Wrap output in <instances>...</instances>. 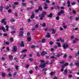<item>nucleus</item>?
<instances>
[{"mask_svg":"<svg viewBox=\"0 0 79 79\" xmlns=\"http://www.w3.org/2000/svg\"><path fill=\"white\" fill-rule=\"evenodd\" d=\"M33 73V72L32 71V70H30L29 71V73L30 74H32Z\"/></svg>","mask_w":79,"mask_h":79,"instance_id":"36","label":"nucleus"},{"mask_svg":"<svg viewBox=\"0 0 79 79\" xmlns=\"http://www.w3.org/2000/svg\"><path fill=\"white\" fill-rule=\"evenodd\" d=\"M51 30L52 31V34H55V32H56V30H55V29H54L53 28Z\"/></svg>","mask_w":79,"mask_h":79,"instance_id":"9","label":"nucleus"},{"mask_svg":"<svg viewBox=\"0 0 79 79\" xmlns=\"http://www.w3.org/2000/svg\"><path fill=\"white\" fill-rule=\"evenodd\" d=\"M23 43L24 42L22 41L20 44V46H21L22 47H24V44H23Z\"/></svg>","mask_w":79,"mask_h":79,"instance_id":"12","label":"nucleus"},{"mask_svg":"<svg viewBox=\"0 0 79 79\" xmlns=\"http://www.w3.org/2000/svg\"><path fill=\"white\" fill-rule=\"evenodd\" d=\"M29 60L30 61H33V59L32 58H29Z\"/></svg>","mask_w":79,"mask_h":79,"instance_id":"59","label":"nucleus"},{"mask_svg":"<svg viewBox=\"0 0 79 79\" xmlns=\"http://www.w3.org/2000/svg\"><path fill=\"white\" fill-rule=\"evenodd\" d=\"M52 14L51 13L49 15V17L50 18H52Z\"/></svg>","mask_w":79,"mask_h":79,"instance_id":"28","label":"nucleus"},{"mask_svg":"<svg viewBox=\"0 0 79 79\" xmlns=\"http://www.w3.org/2000/svg\"><path fill=\"white\" fill-rule=\"evenodd\" d=\"M47 37H50V33H47Z\"/></svg>","mask_w":79,"mask_h":79,"instance_id":"15","label":"nucleus"},{"mask_svg":"<svg viewBox=\"0 0 79 79\" xmlns=\"http://www.w3.org/2000/svg\"><path fill=\"white\" fill-rule=\"evenodd\" d=\"M30 33L29 32H28L27 33V36H29V35H30Z\"/></svg>","mask_w":79,"mask_h":79,"instance_id":"49","label":"nucleus"},{"mask_svg":"<svg viewBox=\"0 0 79 79\" xmlns=\"http://www.w3.org/2000/svg\"><path fill=\"white\" fill-rule=\"evenodd\" d=\"M9 43L8 42H6V45H9Z\"/></svg>","mask_w":79,"mask_h":79,"instance_id":"62","label":"nucleus"},{"mask_svg":"<svg viewBox=\"0 0 79 79\" xmlns=\"http://www.w3.org/2000/svg\"><path fill=\"white\" fill-rule=\"evenodd\" d=\"M9 58L10 60H12L13 59V56L11 55H10L9 56Z\"/></svg>","mask_w":79,"mask_h":79,"instance_id":"20","label":"nucleus"},{"mask_svg":"<svg viewBox=\"0 0 79 79\" xmlns=\"http://www.w3.org/2000/svg\"><path fill=\"white\" fill-rule=\"evenodd\" d=\"M62 13H64V11L61 10H60V12H58L57 14L58 16H60L61 14Z\"/></svg>","mask_w":79,"mask_h":79,"instance_id":"6","label":"nucleus"},{"mask_svg":"<svg viewBox=\"0 0 79 79\" xmlns=\"http://www.w3.org/2000/svg\"><path fill=\"white\" fill-rule=\"evenodd\" d=\"M6 30L7 31H8V30H9V27H8V26H6Z\"/></svg>","mask_w":79,"mask_h":79,"instance_id":"13","label":"nucleus"},{"mask_svg":"<svg viewBox=\"0 0 79 79\" xmlns=\"http://www.w3.org/2000/svg\"><path fill=\"white\" fill-rule=\"evenodd\" d=\"M61 38H60L59 39H57L56 40L57 42H60L61 40Z\"/></svg>","mask_w":79,"mask_h":79,"instance_id":"30","label":"nucleus"},{"mask_svg":"<svg viewBox=\"0 0 79 79\" xmlns=\"http://www.w3.org/2000/svg\"><path fill=\"white\" fill-rule=\"evenodd\" d=\"M32 48H35V46L34 45H32L31 47Z\"/></svg>","mask_w":79,"mask_h":79,"instance_id":"60","label":"nucleus"},{"mask_svg":"<svg viewBox=\"0 0 79 79\" xmlns=\"http://www.w3.org/2000/svg\"><path fill=\"white\" fill-rule=\"evenodd\" d=\"M60 19V17L59 16H57L56 18V20H58Z\"/></svg>","mask_w":79,"mask_h":79,"instance_id":"34","label":"nucleus"},{"mask_svg":"<svg viewBox=\"0 0 79 79\" xmlns=\"http://www.w3.org/2000/svg\"><path fill=\"white\" fill-rule=\"evenodd\" d=\"M5 8L6 10H8L10 8V7H9V6H7L6 7H5Z\"/></svg>","mask_w":79,"mask_h":79,"instance_id":"58","label":"nucleus"},{"mask_svg":"<svg viewBox=\"0 0 79 79\" xmlns=\"http://www.w3.org/2000/svg\"><path fill=\"white\" fill-rule=\"evenodd\" d=\"M1 29H2V30H3V31H4V32L6 31L5 28L3 27H0V30Z\"/></svg>","mask_w":79,"mask_h":79,"instance_id":"11","label":"nucleus"},{"mask_svg":"<svg viewBox=\"0 0 79 79\" xmlns=\"http://www.w3.org/2000/svg\"><path fill=\"white\" fill-rule=\"evenodd\" d=\"M39 10H42V7L40 6L39 7Z\"/></svg>","mask_w":79,"mask_h":79,"instance_id":"35","label":"nucleus"},{"mask_svg":"<svg viewBox=\"0 0 79 79\" xmlns=\"http://www.w3.org/2000/svg\"><path fill=\"white\" fill-rule=\"evenodd\" d=\"M10 42H13V38H10Z\"/></svg>","mask_w":79,"mask_h":79,"instance_id":"27","label":"nucleus"},{"mask_svg":"<svg viewBox=\"0 0 79 79\" xmlns=\"http://www.w3.org/2000/svg\"><path fill=\"white\" fill-rule=\"evenodd\" d=\"M45 66H46V64H41L39 66V67H40L42 68H45Z\"/></svg>","mask_w":79,"mask_h":79,"instance_id":"5","label":"nucleus"},{"mask_svg":"<svg viewBox=\"0 0 79 79\" xmlns=\"http://www.w3.org/2000/svg\"><path fill=\"white\" fill-rule=\"evenodd\" d=\"M24 32L23 31H21L19 32V36L20 37H23V34Z\"/></svg>","mask_w":79,"mask_h":79,"instance_id":"8","label":"nucleus"},{"mask_svg":"<svg viewBox=\"0 0 79 79\" xmlns=\"http://www.w3.org/2000/svg\"><path fill=\"white\" fill-rule=\"evenodd\" d=\"M22 5L23 6H26V4L25 3H22Z\"/></svg>","mask_w":79,"mask_h":79,"instance_id":"51","label":"nucleus"},{"mask_svg":"<svg viewBox=\"0 0 79 79\" xmlns=\"http://www.w3.org/2000/svg\"><path fill=\"white\" fill-rule=\"evenodd\" d=\"M8 11L9 13H11L12 10H11L9 9L8 10Z\"/></svg>","mask_w":79,"mask_h":79,"instance_id":"26","label":"nucleus"},{"mask_svg":"<svg viewBox=\"0 0 79 79\" xmlns=\"http://www.w3.org/2000/svg\"><path fill=\"white\" fill-rule=\"evenodd\" d=\"M46 15V12H43V13L41 15H39V16L40 17V19L41 20H42L43 19V18L45 16V15Z\"/></svg>","mask_w":79,"mask_h":79,"instance_id":"1","label":"nucleus"},{"mask_svg":"<svg viewBox=\"0 0 79 79\" xmlns=\"http://www.w3.org/2000/svg\"><path fill=\"white\" fill-rule=\"evenodd\" d=\"M44 6H45L44 7V9H47V8H48V7H47V5L46 2H44Z\"/></svg>","mask_w":79,"mask_h":79,"instance_id":"10","label":"nucleus"},{"mask_svg":"<svg viewBox=\"0 0 79 79\" xmlns=\"http://www.w3.org/2000/svg\"><path fill=\"white\" fill-rule=\"evenodd\" d=\"M42 71H47V68H44L42 70Z\"/></svg>","mask_w":79,"mask_h":79,"instance_id":"22","label":"nucleus"},{"mask_svg":"<svg viewBox=\"0 0 79 79\" xmlns=\"http://www.w3.org/2000/svg\"><path fill=\"white\" fill-rule=\"evenodd\" d=\"M46 3H50V1L48 0H46Z\"/></svg>","mask_w":79,"mask_h":79,"instance_id":"52","label":"nucleus"},{"mask_svg":"<svg viewBox=\"0 0 79 79\" xmlns=\"http://www.w3.org/2000/svg\"><path fill=\"white\" fill-rule=\"evenodd\" d=\"M15 32H16V31H11V33H12V34H15Z\"/></svg>","mask_w":79,"mask_h":79,"instance_id":"43","label":"nucleus"},{"mask_svg":"<svg viewBox=\"0 0 79 79\" xmlns=\"http://www.w3.org/2000/svg\"><path fill=\"white\" fill-rule=\"evenodd\" d=\"M79 18H77L75 19L76 20V21H78V20H79Z\"/></svg>","mask_w":79,"mask_h":79,"instance_id":"64","label":"nucleus"},{"mask_svg":"<svg viewBox=\"0 0 79 79\" xmlns=\"http://www.w3.org/2000/svg\"><path fill=\"white\" fill-rule=\"evenodd\" d=\"M41 56H44V55H47V52H45L44 51L41 53Z\"/></svg>","mask_w":79,"mask_h":79,"instance_id":"7","label":"nucleus"},{"mask_svg":"<svg viewBox=\"0 0 79 79\" xmlns=\"http://www.w3.org/2000/svg\"><path fill=\"white\" fill-rule=\"evenodd\" d=\"M73 14H76V12L74 10H73Z\"/></svg>","mask_w":79,"mask_h":79,"instance_id":"41","label":"nucleus"},{"mask_svg":"<svg viewBox=\"0 0 79 79\" xmlns=\"http://www.w3.org/2000/svg\"><path fill=\"white\" fill-rule=\"evenodd\" d=\"M79 55V54H78V53H76L75 54V56H77Z\"/></svg>","mask_w":79,"mask_h":79,"instance_id":"29","label":"nucleus"},{"mask_svg":"<svg viewBox=\"0 0 79 79\" xmlns=\"http://www.w3.org/2000/svg\"><path fill=\"white\" fill-rule=\"evenodd\" d=\"M6 49L8 51H10V49H9V47H7L6 48Z\"/></svg>","mask_w":79,"mask_h":79,"instance_id":"42","label":"nucleus"},{"mask_svg":"<svg viewBox=\"0 0 79 79\" xmlns=\"http://www.w3.org/2000/svg\"><path fill=\"white\" fill-rule=\"evenodd\" d=\"M63 27L64 29H66L67 28V26L64 25L63 26Z\"/></svg>","mask_w":79,"mask_h":79,"instance_id":"37","label":"nucleus"},{"mask_svg":"<svg viewBox=\"0 0 79 79\" xmlns=\"http://www.w3.org/2000/svg\"><path fill=\"white\" fill-rule=\"evenodd\" d=\"M66 56H67V55L65 54L64 56V58H66Z\"/></svg>","mask_w":79,"mask_h":79,"instance_id":"46","label":"nucleus"},{"mask_svg":"<svg viewBox=\"0 0 79 79\" xmlns=\"http://www.w3.org/2000/svg\"><path fill=\"white\" fill-rule=\"evenodd\" d=\"M13 7L14 8H16V5H15V4L13 5Z\"/></svg>","mask_w":79,"mask_h":79,"instance_id":"53","label":"nucleus"},{"mask_svg":"<svg viewBox=\"0 0 79 79\" xmlns=\"http://www.w3.org/2000/svg\"><path fill=\"white\" fill-rule=\"evenodd\" d=\"M5 20H6V19H2V20H1V23H4L5 22Z\"/></svg>","mask_w":79,"mask_h":79,"instance_id":"18","label":"nucleus"},{"mask_svg":"<svg viewBox=\"0 0 79 79\" xmlns=\"http://www.w3.org/2000/svg\"><path fill=\"white\" fill-rule=\"evenodd\" d=\"M34 15L33 14L32 15H31V18L32 19H33V18H34Z\"/></svg>","mask_w":79,"mask_h":79,"instance_id":"16","label":"nucleus"},{"mask_svg":"<svg viewBox=\"0 0 79 79\" xmlns=\"http://www.w3.org/2000/svg\"><path fill=\"white\" fill-rule=\"evenodd\" d=\"M35 27H36V28H38L39 27V25L38 24H36L35 25Z\"/></svg>","mask_w":79,"mask_h":79,"instance_id":"31","label":"nucleus"},{"mask_svg":"<svg viewBox=\"0 0 79 79\" xmlns=\"http://www.w3.org/2000/svg\"><path fill=\"white\" fill-rule=\"evenodd\" d=\"M46 26V24H45V23H44L43 24L42 26L44 27V26Z\"/></svg>","mask_w":79,"mask_h":79,"instance_id":"38","label":"nucleus"},{"mask_svg":"<svg viewBox=\"0 0 79 79\" xmlns=\"http://www.w3.org/2000/svg\"><path fill=\"white\" fill-rule=\"evenodd\" d=\"M69 64L68 63H65L64 64H63L62 65V68H64L66 67V66H68Z\"/></svg>","mask_w":79,"mask_h":79,"instance_id":"4","label":"nucleus"},{"mask_svg":"<svg viewBox=\"0 0 79 79\" xmlns=\"http://www.w3.org/2000/svg\"><path fill=\"white\" fill-rule=\"evenodd\" d=\"M29 65L28 64H27L25 66V68H29Z\"/></svg>","mask_w":79,"mask_h":79,"instance_id":"32","label":"nucleus"},{"mask_svg":"<svg viewBox=\"0 0 79 79\" xmlns=\"http://www.w3.org/2000/svg\"><path fill=\"white\" fill-rule=\"evenodd\" d=\"M2 8H3V7L2 6H1L0 10V11H2Z\"/></svg>","mask_w":79,"mask_h":79,"instance_id":"40","label":"nucleus"},{"mask_svg":"<svg viewBox=\"0 0 79 79\" xmlns=\"http://www.w3.org/2000/svg\"><path fill=\"white\" fill-rule=\"evenodd\" d=\"M56 44H57V45H58V47H61V44H60V43H57Z\"/></svg>","mask_w":79,"mask_h":79,"instance_id":"21","label":"nucleus"},{"mask_svg":"<svg viewBox=\"0 0 79 79\" xmlns=\"http://www.w3.org/2000/svg\"><path fill=\"white\" fill-rule=\"evenodd\" d=\"M73 77V76L72 75H70L69 76V77H70V78H71Z\"/></svg>","mask_w":79,"mask_h":79,"instance_id":"48","label":"nucleus"},{"mask_svg":"<svg viewBox=\"0 0 79 79\" xmlns=\"http://www.w3.org/2000/svg\"><path fill=\"white\" fill-rule=\"evenodd\" d=\"M27 49H24L21 52L22 53H24V52H27Z\"/></svg>","mask_w":79,"mask_h":79,"instance_id":"19","label":"nucleus"},{"mask_svg":"<svg viewBox=\"0 0 79 79\" xmlns=\"http://www.w3.org/2000/svg\"><path fill=\"white\" fill-rule=\"evenodd\" d=\"M63 47L64 49H66L67 48L69 47V45L66 43H64L63 45Z\"/></svg>","mask_w":79,"mask_h":79,"instance_id":"2","label":"nucleus"},{"mask_svg":"<svg viewBox=\"0 0 79 79\" xmlns=\"http://www.w3.org/2000/svg\"><path fill=\"white\" fill-rule=\"evenodd\" d=\"M28 22H29V23L30 22H31V19H28Z\"/></svg>","mask_w":79,"mask_h":79,"instance_id":"45","label":"nucleus"},{"mask_svg":"<svg viewBox=\"0 0 79 79\" xmlns=\"http://www.w3.org/2000/svg\"><path fill=\"white\" fill-rule=\"evenodd\" d=\"M19 4V2H15L14 3V5H18Z\"/></svg>","mask_w":79,"mask_h":79,"instance_id":"25","label":"nucleus"},{"mask_svg":"<svg viewBox=\"0 0 79 79\" xmlns=\"http://www.w3.org/2000/svg\"><path fill=\"white\" fill-rule=\"evenodd\" d=\"M55 73V72H51L50 73L51 76H53V74H54V73Z\"/></svg>","mask_w":79,"mask_h":79,"instance_id":"23","label":"nucleus"},{"mask_svg":"<svg viewBox=\"0 0 79 79\" xmlns=\"http://www.w3.org/2000/svg\"><path fill=\"white\" fill-rule=\"evenodd\" d=\"M26 54H24L23 55V57H22V59H24V58H25V57H26Z\"/></svg>","mask_w":79,"mask_h":79,"instance_id":"33","label":"nucleus"},{"mask_svg":"<svg viewBox=\"0 0 79 79\" xmlns=\"http://www.w3.org/2000/svg\"><path fill=\"white\" fill-rule=\"evenodd\" d=\"M53 44V42L52 41H51L50 42V45H52V44Z\"/></svg>","mask_w":79,"mask_h":79,"instance_id":"55","label":"nucleus"},{"mask_svg":"<svg viewBox=\"0 0 79 79\" xmlns=\"http://www.w3.org/2000/svg\"><path fill=\"white\" fill-rule=\"evenodd\" d=\"M3 35L4 36H7V34H6V33H5Z\"/></svg>","mask_w":79,"mask_h":79,"instance_id":"57","label":"nucleus"},{"mask_svg":"<svg viewBox=\"0 0 79 79\" xmlns=\"http://www.w3.org/2000/svg\"><path fill=\"white\" fill-rule=\"evenodd\" d=\"M27 40L28 41H31V37H28L27 38Z\"/></svg>","mask_w":79,"mask_h":79,"instance_id":"14","label":"nucleus"},{"mask_svg":"<svg viewBox=\"0 0 79 79\" xmlns=\"http://www.w3.org/2000/svg\"><path fill=\"white\" fill-rule=\"evenodd\" d=\"M45 42V39H43L42 40V43H44Z\"/></svg>","mask_w":79,"mask_h":79,"instance_id":"24","label":"nucleus"},{"mask_svg":"<svg viewBox=\"0 0 79 79\" xmlns=\"http://www.w3.org/2000/svg\"><path fill=\"white\" fill-rule=\"evenodd\" d=\"M1 75L2 77H4V76H5V75H6V74L5 73H2Z\"/></svg>","mask_w":79,"mask_h":79,"instance_id":"17","label":"nucleus"},{"mask_svg":"<svg viewBox=\"0 0 79 79\" xmlns=\"http://www.w3.org/2000/svg\"><path fill=\"white\" fill-rule=\"evenodd\" d=\"M64 73L65 74H66L67 73H68V70H65L64 71Z\"/></svg>","mask_w":79,"mask_h":79,"instance_id":"44","label":"nucleus"},{"mask_svg":"<svg viewBox=\"0 0 79 79\" xmlns=\"http://www.w3.org/2000/svg\"><path fill=\"white\" fill-rule=\"evenodd\" d=\"M12 52H16L17 51V47L16 46H14L12 47Z\"/></svg>","mask_w":79,"mask_h":79,"instance_id":"3","label":"nucleus"},{"mask_svg":"<svg viewBox=\"0 0 79 79\" xmlns=\"http://www.w3.org/2000/svg\"><path fill=\"white\" fill-rule=\"evenodd\" d=\"M60 41H61V42H64V40H61V39Z\"/></svg>","mask_w":79,"mask_h":79,"instance_id":"61","label":"nucleus"},{"mask_svg":"<svg viewBox=\"0 0 79 79\" xmlns=\"http://www.w3.org/2000/svg\"><path fill=\"white\" fill-rule=\"evenodd\" d=\"M11 22H15V20L14 19H12L10 20Z\"/></svg>","mask_w":79,"mask_h":79,"instance_id":"39","label":"nucleus"},{"mask_svg":"<svg viewBox=\"0 0 79 79\" xmlns=\"http://www.w3.org/2000/svg\"><path fill=\"white\" fill-rule=\"evenodd\" d=\"M15 68H16V69L17 70H18V66L16 65L15 66Z\"/></svg>","mask_w":79,"mask_h":79,"instance_id":"47","label":"nucleus"},{"mask_svg":"<svg viewBox=\"0 0 79 79\" xmlns=\"http://www.w3.org/2000/svg\"><path fill=\"white\" fill-rule=\"evenodd\" d=\"M67 3L68 4H70V1H69V0H68V1H67Z\"/></svg>","mask_w":79,"mask_h":79,"instance_id":"63","label":"nucleus"},{"mask_svg":"<svg viewBox=\"0 0 79 79\" xmlns=\"http://www.w3.org/2000/svg\"><path fill=\"white\" fill-rule=\"evenodd\" d=\"M8 75H9V76H10V77H11L12 76L11 74L10 73H9L8 74Z\"/></svg>","mask_w":79,"mask_h":79,"instance_id":"56","label":"nucleus"},{"mask_svg":"<svg viewBox=\"0 0 79 79\" xmlns=\"http://www.w3.org/2000/svg\"><path fill=\"white\" fill-rule=\"evenodd\" d=\"M30 2L31 3V4H32V5H34V2L32 1H30Z\"/></svg>","mask_w":79,"mask_h":79,"instance_id":"54","label":"nucleus"},{"mask_svg":"<svg viewBox=\"0 0 79 79\" xmlns=\"http://www.w3.org/2000/svg\"><path fill=\"white\" fill-rule=\"evenodd\" d=\"M75 64L77 66H79V63H76Z\"/></svg>","mask_w":79,"mask_h":79,"instance_id":"50","label":"nucleus"}]
</instances>
